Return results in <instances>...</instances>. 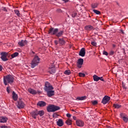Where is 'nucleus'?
<instances>
[{"mask_svg": "<svg viewBox=\"0 0 128 128\" xmlns=\"http://www.w3.org/2000/svg\"><path fill=\"white\" fill-rule=\"evenodd\" d=\"M2 66L0 64V72H2Z\"/></svg>", "mask_w": 128, "mask_h": 128, "instance_id": "obj_47", "label": "nucleus"}, {"mask_svg": "<svg viewBox=\"0 0 128 128\" xmlns=\"http://www.w3.org/2000/svg\"><path fill=\"white\" fill-rule=\"evenodd\" d=\"M64 2H68V0H62Z\"/></svg>", "mask_w": 128, "mask_h": 128, "instance_id": "obj_50", "label": "nucleus"}, {"mask_svg": "<svg viewBox=\"0 0 128 128\" xmlns=\"http://www.w3.org/2000/svg\"><path fill=\"white\" fill-rule=\"evenodd\" d=\"M54 44H58V42L57 40H55V41H54Z\"/></svg>", "mask_w": 128, "mask_h": 128, "instance_id": "obj_48", "label": "nucleus"}, {"mask_svg": "<svg viewBox=\"0 0 128 128\" xmlns=\"http://www.w3.org/2000/svg\"><path fill=\"white\" fill-rule=\"evenodd\" d=\"M78 74L80 78H84L86 76V74L84 73L80 72Z\"/></svg>", "mask_w": 128, "mask_h": 128, "instance_id": "obj_35", "label": "nucleus"}, {"mask_svg": "<svg viewBox=\"0 0 128 128\" xmlns=\"http://www.w3.org/2000/svg\"><path fill=\"white\" fill-rule=\"evenodd\" d=\"M101 80L102 82H104V78L102 76L100 77L99 80Z\"/></svg>", "mask_w": 128, "mask_h": 128, "instance_id": "obj_42", "label": "nucleus"}, {"mask_svg": "<svg viewBox=\"0 0 128 128\" xmlns=\"http://www.w3.org/2000/svg\"><path fill=\"white\" fill-rule=\"evenodd\" d=\"M92 104L94 106H96V104H98V101H96V100H93V101H92Z\"/></svg>", "mask_w": 128, "mask_h": 128, "instance_id": "obj_39", "label": "nucleus"}, {"mask_svg": "<svg viewBox=\"0 0 128 128\" xmlns=\"http://www.w3.org/2000/svg\"><path fill=\"white\" fill-rule=\"evenodd\" d=\"M73 119L74 120H76V116H73Z\"/></svg>", "mask_w": 128, "mask_h": 128, "instance_id": "obj_49", "label": "nucleus"}, {"mask_svg": "<svg viewBox=\"0 0 128 128\" xmlns=\"http://www.w3.org/2000/svg\"><path fill=\"white\" fill-rule=\"evenodd\" d=\"M84 64V59L83 58H79L77 62V66L78 68H81L82 66Z\"/></svg>", "mask_w": 128, "mask_h": 128, "instance_id": "obj_8", "label": "nucleus"}, {"mask_svg": "<svg viewBox=\"0 0 128 128\" xmlns=\"http://www.w3.org/2000/svg\"><path fill=\"white\" fill-rule=\"evenodd\" d=\"M38 114H39V116H44V112L43 110H39L38 112Z\"/></svg>", "mask_w": 128, "mask_h": 128, "instance_id": "obj_28", "label": "nucleus"}, {"mask_svg": "<svg viewBox=\"0 0 128 128\" xmlns=\"http://www.w3.org/2000/svg\"><path fill=\"white\" fill-rule=\"evenodd\" d=\"M77 100H86V96L78 97Z\"/></svg>", "mask_w": 128, "mask_h": 128, "instance_id": "obj_26", "label": "nucleus"}, {"mask_svg": "<svg viewBox=\"0 0 128 128\" xmlns=\"http://www.w3.org/2000/svg\"><path fill=\"white\" fill-rule=\"evenodd\" d=\"M93 79L94 82H98V80H100V77L96 74H94L93 76Z\"/></svg>", "mask_w": 128, "mask_h": 128, "instance_id": "obj_22", "label": "nucleus"}, {"mask_svg": "<svg viewBox=\"0 0 128 128\" xmlns=\"http://www.w3.org/2000/svg\"><path fill=\"white\" fill-rule=\"evenodd\" d=\"M49 72L51 74H56V68H54V65H52V67L50 68Z\"/></svg>", "mask_w": 128, "mask_h": 128, "instance_id": "obj_11", "label": "nucleus"}, {"mask_svg": "<svg viewBox=\"0 0 128 128\" xmlns=\"http://www.w3.org/2000/svg\"><path fill=\"white\" fill-rule=\"evenodd\" d=\"M56 124L58 126H64V121H62V119H58Z\"/></svg>", "mask_w": 128, "mask_h": 128, "instance_id": "obj_15", "label": "nucleus"}, {"mask_svg": "<svg viewBox=\"0 0 128 128\" xmlns=\"http://www.w3.org/2000/svg\"><path fill=\"white\" fill-rule=\"evenodd\" d=\"M14 82V77L10 75H8L4 77V83L5 86H8V84H12Z\"/></svg>", "mask_w": 128, "mask_h": 128, "instance_id": "obj_2", "label": "nucleus"}, {"mask_svg": "<svg viewBox=\"0 0 128 128\" xmlns=\"http://www.w3.org/2000/svg\"><path fill=\"white\" fill-rule=\"evenodd\" d=\"M24 106L26 105L24 104V102H22V100H19L17 102L16 106L17 108H24Z\"/></svg>", "mask_w": 128, "mask_h": 128, "instance_id": "obj_5", "label": "nucleus"}, {"mask_svg": "<svg viewBox=\"0 0 128 128\" xmlns=\"http://www.w3.org/2000/svg\"><path fill=\"white\" fill-rule=\"evenodd\" d=\"M7 121L8 118L6 117L2 116L0 118V122L4 124V122H6Z\"/></svg>", "mask_w": 128, "mask_h": 128, "instance_id": "obj_17", "label": "nucleus"}, {"mask_svg": "<svg viewBox=\"0 0 128 128\" xmlns=\"http://www.w3.org/2000/svg\"><path fill=\"white\" fill-rule=\"evenodd\" d=\"M114 54V52L112 50L110 51V56H112V54Z\"/></svg>", "mask_w": 128, "mask_h": 128, "instance_id": "obj_43", "label": "nucleus"}, {"mask_svg": "<svg viewBox=\"0 0 128 128\" xmlns=\"http://www.w3.org/2000/svg\"><path fill=\"white\" fill-rule=\"evenodd\" d=\"M18 56V52H15L11 55V58H16V56Z\"/></svg>", "mask_w": 128, "mask_h": 128, "instance_id": "obj_24", "label": "nucleus"}, {"mask_svg": "<svg viewBox=\"0 0 128 128\" xmlns=\"http://www.w3.org/2000/svg\"><path fill=\"white\" fill-rule=\"evenodd\" d=\"M12 98L14 100H18V94H16L14 92H12Z\"/></svg>", "mask_w": 128, "mask_h": 128, "instance_id": "obj_21", "label": "nucleus"}, {"mask_svg": "<svg viewBox=\"0 0 128 128\" xmlns=\"http://www.w3.org/2000/svg\"><path fill=\"white\" fill-rule=\"evenodd\" d=\"M98 3H93L92 4V8H98Z\"/></svg>", "mask_w": 128, "mask_h": 128, "instance_id": "obj_27", "label": "nucleus"}, {"mask_svg": "<svg viewBox=\"0 0 128 128\" xmlns=\"http://www.w3.org/2000/svg\"><path fill=\"white\" fill-rule=\"evenodd\" d=\"M122 88H124L125 90H126V87L124 86H122Z\"/></svg>", "mask_w": 128, "mask_h": 128, "instance_id": "obj_51", "label": "nucleus"}, {"mask_svg": "<svg viewBox=\"0 0 128 128\" xmlns=\"http://www.w3.org/2000/svg\"><path fill=\"white\" fill-rule=\"evenodd\" d=\"M77 14H78V13H76V12H72V18H76Z\"/></svg>", "mask_w": 128, "mask_h": 128, "instance_id": "obj_37", "label": "nucleus"}, {"mask_svg": "<svg viewBox=\"0 0 128 128\" xmlns=\"http://www.w3.org/2000/svg\"><path fill=\"white\" fill-rule=\"evenodd\" d=\"M40 59L38 58V56H35L31 62V68H34L35 66H36L40 63Z\"/></svg>", "mask_w": 128, "mask_h": 128, "instance_id": "obj_3", "label": "nucleus"}, {"mask_svg": "<svg viewBox=\"0 0 128 128\" xmlns=\"http://www.w3.org/2000/svg\"><path fill=\"white\" fill-rule=\"evenodd\" d=\"M72 122V120L68 118L66 121V124H68V126H71Z\"/></svg>", "mask_w": 128, "mask_h": 128, "instance_id": "obj_23", "label": "nucleus"}, {"mask_svg": "<svg viewBox=\"0 0 128 128\" xmlns=\"http://www.w3.org/2000/svg\"><path fill=\"white\" fill-rule=\"evenodd\" d=\"M54 88L52 86V85L50 84H48V90H54Z\"/></svg>", "mask_w": 128, "mask_h": 128, "instance_id": "obj_29", "label": "nucleus"}, {"mask_svg": "<svg viewBox=\"0 0 128 128\" xmlns=\"http://www.w3.org/2000/svg\"><path fill=\"white\" fill-rule=\"evenodd\" d=\"M59 44H64V39L59 38Z\"/></svg>", "mask_w": 128, "mask_h": 128, "instance_id": "obj_31", "label": "nucleus"}, {"mask_svg": "<svg viewBox=\"0 0 128 128\" xmlns=\"http://www.w3.org/2000/svg\"><path fill=\"white\" fill-rule=\"evenodd\" d=\"M28 92L30 94H38V92L36 90L32 88L28 89Z\"/></svg>", "mask_w": 128, "mask_h": 128, "instance_id": "obj_18", "label": "nucleus"}, {"mask_svg": "<svg viewBox=\"0 0 128 128\" xmlns=\"http://www.w3.org/2000/svg\"><path fill=\"white\" fill-rule=\"evenodd\" d=\"M16 14V16H20V11L18 10H14Z\"/></svg>", "mask_w": 128, "mask_h": 128, "instance_id": "obj_34", "label": "nucleus"}, {"mask_svg": "<svg viewBox=\"0 0 128 128\" xmlns=\"http://www.w3.org/2000/svg\"><path fill=\"white\" fill-rule=\"evenodd\" d=\"M54 96V90H48V98H52Z\"/></svg>", "mask_w": 128, "mask_h": 128, "instance_id": "obj_19", "label": "nucleus"}, {"mask_svg": "<svg viewBox=\"0 0 128 128\" xmlns=\"http://www.w3.org/2000/svg\"><path fill=\"white\" fill-rule=\"evenodd\" d=\"M0 128H8V126H0Z\"/></svg>", "mask_w": 128, "mask_h": 128, "instance_id": "obj_46", "label": "nucleus"}, {"mask_svg": "<svg viewBox=\"0 0 128 128\" xmlns=\"http://www.w3.org/2000/svg\"><path fill=\"white\" fill-rule=\"evenodd\" d=\"M64 74H66V76H70V70H66L64 72Z\"/></svg>", "mask_w": 128, "mask_h": 128, "instance_id": "obj_30", "label": "nucleus"}, {"mask_svg": "<svg viewBox=\"0 0 128 128\" xmlns=\"http://www.w3.org/2000/svg\"><path fill=\"white\" fill-rule=\"evenodd\" d=\"M93 12L96 14H100V11H98V10H94Z\"/></svg>", "mask_w": 128, "mask_h": 128, "instance_id": "obj_32", "label": "nucleus"}, {"mask_svg": "<svg viewBox=\"0 0 128 128\" xmlns=\"http://www.w3.org/2000/svg\"><path fill=\"white\" fill-rule=\"evenodd\" d=\"M37 94H40L42 92L40 91H37Z\"/></svg>", "mask_w": 128, "mask_h": 128, "instance_id": "obj_52", "label": "nucleus"}, {"mask_svg": "<svg viewBox=\"0 0 128 128\" xmlns=\"http://www.w3.org/2000/svg\"><path fill=\"white\" fill-rule=\"evenodd\" d=\"M112 46H113V48H116V44H112Z\"/></svg>", "mask_w": 128, "mask_h": 128, "instance_id": "obj_55", "label": "nucleus"}, {"mask_svg": "<svg viewBox=\"0 0 128 128\" xmlns=\"http://www.w3.org/2000/svg\"><path fill=\"white\" fill-rule=\"evenodd\" d=\"M113 106L114 108H122V105L118 104H113Z\"/></svg>", "mask_w": 128, "mask_h": 128, "instance_id": "obj_25", "label": "nucleus"}, {"mask_svg": "<svg viewBox=\"0 0 128 128\" xmlns=\"http://www.w3.org/2000/svg\"><path fill=\"white\" fill-rule=\"evenodd\" d=\"M123 120L125 122H128V116L126 115L123 118H122Z\"/></svg>", "mask_w": 128, "mask_h": 128, "instance_id": "obj_33", "label": "nucleus"}, {"mask_svg": "<svg viewBox=\"0 0 128 128\" xmlns=\"http://www.w3.org/2000/svg\"><path fill=\"white\" fill-rule=\"evenodd\" d=\"M103 54H104V56H108V52L106 51H103Z\"/></svg>", "mask_w": 128, "mask_h": 128, "instance_id": "obj_41", "label": "nucleus"}, {"mask_svg": "<svg viewBox=\"0 0 128 128\" xmlns=\"http://www.w3.org/2000/svg\"><path fill=\"white\" fill-rule=\"evenodd\" d=\"M91 44H92V46H96V42H91Z\"/></svg>", "mask_w": 128, "mask_h": 128, "instance_id": "obj_40", "label": "nucleus"}, {"mask_svg": "<svg viewBox=\"0 0 128 128\" xmlns=\"http://www.w3.org/2000/svg\"><path fill=\"white\" fill-rule=\"evenodd\" d=\"M126 114L124 113H120V116L121 118H124V116H126Z\"/></svg>", "mask_w": 128, "mask_h": 128, "instance_id": "obj_36", "label": "nucleus"}, {"mask_svg": "<svg viewBox=\"0 0 128 128\" xmlns=\"http://www.w3.org/2000/svg\"><path fill=\"white\" fill-rule=\"evenodd\" d=\"M66 116L67 118H70L72 116V115L70 114H67Z\"/></svg>", "mask_w": 128, "mask_h": 128, "instance_id": "obj_45", "label": "nucleus"}, {"mask_svg": "<svg viewBox=\"0 0 128 128\" xmlns=\"http://www.w3.org/2000/svg\"><path fill=\"white\" fill-rule=\"evenodd\" d=\"M76 124L78 126H80V128H82L84 126V121L82 120H76Z\"/></svg>", "mask_w": 128, "mask_h": 128, "instance_id": "obj_9", "label": "nucleus"}, {"mask_svg": "<svg viewBox=\"0 0 128 128\" xmlns=\"http://www.w3.org/2000/svg\"><path fill=\"white\" fill-rule=\"evenodd\" d=\"M72 112H75V111L74 110V109H72Z\"/></svg>", "mask_w": 128, "mask_h": 128, "instance_id": "obj_57", "label": "nucleus"}, {"mask_svg": "<svg viewBox=\"0 0 128 128\" xmlns=\"http://www.w3.org/2000/svg\"><path fill=\"white\" fill-rule=\"evenodd\" d=\"M85 30H94V27L90 25H88L85 26Z\"/></svg>", "mask_w": 128, "mask_h": 128, "instance_id": "obj_20", "label": "nucleus"}, {"mask_svg": "<svg viewBox=\"0 0 128 128\" xmlns=\"http://www.w3.org/2000/svg\"><path fill=\"white\" fill-rule=\"evenodd\" d=\"M110 100V97L106 96L104 97V98L102 100V103L103 104H106Z\"/></svg>", "mask_w": 128, "mask_h": 128, "instance_id": "obj_7", "label": "nucleus"}, {"mask_svg": "<svg viewBox=\"0 0 128 128\" xmlns=\"http://www.w3.org/2000/svg\"><path fill=\"white\" fill-rule=\"evenodd\" d=\"M60 110V106H56L54 105L48 106V112H56V110Z\"/></svg>", "mask_w": 128, "mask_h": 128, "instance_id": "obj_4", "label": "nucleus"}, {"mask_svg": "<svg viewBox=\"0 0 128 128\" xmlns=\"http://www.w3.org/2000/svg\"><path fill=\"white\" fill-rule=\"evenodd\" d=\"M44 90L45 92H46L47 96H48V82H46L45 83Z\"/></svg>", "mask_w": 128, "mask_h": 128, "instance_id": "obj_14", "label": "nucleus"}, {"mask_svg": "<svg viewBox=\"0 0 128 128\" xmlns=\"http://www.w3.org/2000/svg\"><path fill=\"white\" fill-rule=\"evenodd\" d=\"M38 106H40V108H44L46 106V103L44 101H39L37 104Z\"/></svg>", "mask_w": 128, "mask_h": 128, "instance_id": "obj_10", "label": "nucleus"}, {"mask_svg": "<svg viewBox=\"0 0 128 128\" xmlns=\"http://www.w3.org/2000/svg\"><path fill=\"white\" fill-rule=\"evenodd\" d=\"M31 114L34 118H36V116L38 114V110H36L35 111H32V112H31Z\"/></svg>", "mask_w": 128, "mask_h": 128, "instance_id": "obj_16", "label": "nucleus"}, {"mask_svg": "<svg viewBox=\"0 0 128 128\" xmlns=\"http://www.w3.org/2000/svg\"><path fill=\"white\" fill-rule=\"evenodd\" d=\"M0 54H1V60H2L3 62H6V60H8V58H6V56H8V52H2L0 53Z\"/></svg>", "mask_w": 128, "mask_h": 128, "instance_id": "obj_6", "label": "nucleus"}, {"mask_svg": "<svg viewBox=\"0 0 128 128\" xmlns=\"http://www.w3.org/2000/svg\"><path fill=\"white\" fill-rule=\"evenodd\" d=\"M26 44H28V41L26 40H22L21 41L18 42V44H19V46H24Z\"/></svg>", "mask_w": 128, "mask_h": 128, "instance_id": "obj_13", "label": "nucleus"}, {"mask_svg": "<svg viewBox=\"0 0 128 128\" xmlns=\"http://www.w3.org/2000/svg\"><path fill=\"white\" fill-rule=\"evenodd\" d=\"M31 52H32V54H35V52L32 50Z\"/></svg>", "mask_w": 128, "mask_h": 128, "instance_id": "obj_53", "label": "nucleus"}, {"mask_svg": "<svg viewBox=\"0 0 128 128\" xmlns=\"http://www.w3.org/2000/svg\"><path fill=\"white\" fill-rule=\"evenodd\" d=\"M79 56H86V49L84 48H82L79 52Z\"/></svg>", "mask_w": 128, "mask_h": 128, "instance_id": "obj_12", "label": "nucleus"}, {"mask_svg": "<svg viewBox=\"0 0 128 128\" xmlns=\"http://www.w3.org/2000/svg\"><path fill=\"white\" fill-rule=\"evenodd\" d=\"M120 32H122V34H124V30H121Z\"/></svg>", "mask_w": 128, "mask_h": 128, "instance_id": "obj_54", "label": "nucleus"}, {"mask_svg": "<svg viewBox=\"0 0 128 128\" xmlns=\"http://www.w3.org/2000/svg\"><path fill=\"white\" fill-rule=\"evenodd\" d=\"M6 92H8V94H10V87L9 86H8L6 88Z\"/></svg>", "mask_w": 128, "mask_h": 128, "instance_id": "obj_44", "label": "nucleus"}, {"mask_svg": "<svg viewBox=\"0 0 128 128\" xmlns=\"http://www.w3.org/2000/svg\"><path fill=\"white\" fill-rule=\"evenodd\" d=\"M52 32V34H56V36L58 38H60L64 34V31H60L58 32V28L54 29L53 28H50L49 30V34Z\"/></svg>", "mask_w": 128, "mask_h": 128, "instance_id": "obj_1", "label": "nucleus"}, {"mask_svg": "<svg viewBox=\"0 0 128 128\" xmlns=\"http://www.w3.org/2000/svg\"><path fill=\"white\" fill-rule=\"evenodd\" d=\"M2 10H4V12H8V8L6 7H2Z\"/></svg>", "mask_w": 128, "mask_h": 128, "instance_id": "obj_38", "label": "nucleus"}, {"mask_svg": "<svg viewBox=\"0 0 128 128\" xmlns=\"http://www.w3.org/2000/svg\"><path fill=\"white\" fill-rule=\"evenodd\" d=\"M47 112H48V106H47Z\"/></svg>", "mask_w": 128, "mask_h": 128, "instance_id": "obj_56", "label": "nucleus"}]
</instances>
